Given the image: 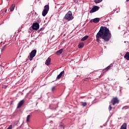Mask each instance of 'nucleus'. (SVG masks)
<instances>
[{
	"mask_svg": "<svg viewBox=\"0 0 129 129\" xmlns=\"http://www.w3.org/2000/svg\"><path fill=\"white\" fill-rule=\"evenodd\" d=\"M111 38L110 33H97L96 35V42L100 43L99 39H103L105 42H108Z\"/></svg>",
	"mask_w": 129,
	"mask_h": 129,
	"instance_id": "obj_1",
	"label": "nucleus"
},
{
	"mask_svg": "<svg viewBox=\"0 0 129 129\" xmlns=\"http://www.w3.org/2000/svg\"><path fill=\"white\" fill-rule=\"evenodd\" d=\"M64 20L66 21H68L69 22L70 21H72L74 19V17L72 15V12L69 11L64 16Z\"/></svg>",
	"mask_w": 129,
	"mask_h": 129,
	"instance_id": "obj_2",
	"label": "nucleus"
},
{
	"mask_svg": "<svg viewBox=\"0 0 129 129\" xmlns=\"http://www.w3.org/2000/svg\"><path fill=\"white\" fill-rule=\"evenodd\" d=\"M98 33H109V29L105 26H101Z\"/></svg>",
	"mask_w": 129,
	"mask_h": 129,
	"instance_id": "obj_3",
	"label": "nucleus"
},
{
	"mask_svg": "<svg viewBox=\"0 0 129 129\" xmlns=\"http://www.w3.org/2000/svg\"><path fill=\"white\" fill-rule=\"evenodd\" d=\"M37 53V50L36 49H34L32 50L30 53V56H29V60L30 61H32L33 60V58L35 56H36V54Z\"/></svg>",
	"mask_w": 129,
	"mask_h": 129,
	"instance_id": "obj_4",
	"label": "nucleus"
},
{
	"mask_svg": "<svg viewBox=\"0 0 129 129\" xmlns=\"http://www.w3.org/2000/svg\"><path fill=\"white\" fill-rule=\"evenodd\" d=\"M119 100L117 98V97H113L111 100V103H112V105H115L116 103H119Z\"/></svg>",
	"mask_w": 129,
	"mask_h": 129,
	"instance_id": "obj_5",
	"label": "nucleus"
},
{
	"mask_svg": "<svg viewBox=\"0 0 129 129\" xmlns=\"http://www.w3.org/2000/svg\"><path fill=\"white\" fill-rule=\"evenodd\" d=\"M99 10V7L98 6H94L92 9L90 11V13L92 14V13H95Z\"/></svg>",
	"mask_w": 129,
	"mask_h": 129,
	"instance_id": "obj_6",
	"label": "nucleus"
},
{
	"mask_svg": "<svg viewBox=\"0 0 129 129\" xmlns=\"http://www.w3.org/2000/svg\"><path fill=\"white\" fill-rule=\"evenodd\" d=\"M39 28V23L36 22L33 24L32 26V29H33V30H35V31H37V30H38Z\"/></svg>",
	"mask_w": 129,
	"mask_h": 129,
	"instance_id": "obj_7",
	"label": "nucleus"
},
{
	"mask_svg": "<svg viewBox=\"0 0 129 129\" xmlns=\"http://www.w3.org/2000/svg\"><path fill=\"white\" fill-rule=\"evenodd\" d=\"M99 21H100V18H96L91 20L90 23H95V24H97V23H99Z\"/></svg>",
	"mask_w": 129,
	"mask_h": 129,
	"instance_id": "obj_8",
	"label": "nucleus"
},
{
	"mask_svg": "<svg viewBox=\"0 0 129 129\" xmlns=\"http://www.w3.org/2000/svg\"><path fill=\"white\" fill-rule=\"evenodd\" d=\"M24 100H22L21 101H20L18 104L17 108H20L23 105V104H24Z\"/></svg>",
	"mask_w": 129,
	"mask_h": 129,
	"instance_id": "obj_9",
	"label": "nucleus"
},
{
	"mask_svg": "<svg viewBox=\"0 0 129 129\" xmlns=\"http://www.w3.org/2000/svg\"><path fill=\"white\" fill-rule=\"evenodd\" d=\"M50 63H51V58L48 57L45 61V64L47 65V66H49Z\"/></svg>",
	"mask_w": 129,
	"mask_h": 129,
	"instance_id": "obj_10",
	"label": "nucleus"
},
{
	"mask_svg": "<svg viewBox=\"0 0 129 129\" xmlns=\"http://www.w3.org/2000/svg\"><path fill=\"white\" fill-rule=\"evenodd\" d=\"M113 66V65L112 64V63H111L109 66H108L107 68H106L104 70V71L106 72V71H108V70H109L110 69V68H111V67H112Z\"/></svg>",
	"mask_w": 129,
	"mask_h": 129,
	"instance_id": "obj_11",
	"label": "nucleus"
},
{
	"mask_svg": "<svg viewBox=\"0 0 129 129\" xmlns=\"http://www.w3.org/2000/svg\"><path fill=\"white\" fill-rule=\"evenodd\" d=\"M64 75V71L60 72V73L56 77V79H60Z\"/></svg>",
	"mask_w": 129,
	"mask_h": 129,
	"instance_id": "obj_12",
	"label": "nucleus"
},
{
	"mask_svg": "<svg viewBox=\"0 0 129 129\" xmlns=\"http://www.w3.org/2000/svg\"><path fill=\"white\" fill-rule=\"evenodd\" d=\"M124 58L126 59L127 61H129V52H126L125 54L124 55Z\"/></svg>",
	"mask_w": 129,
	"mask_h": 129,
	"instance_id": "obj_13",
	"label": "nucleus"
},
{
	"mask_svg": "<svg viewBox=\"0 0 129 129\" xmlns=\"http://www.w3.org/2000/svg\"><path fill=\"white\" fill-rule=\"evenodd\" d=\"M63 53V48H61L59 49V50L57 51L56 52V55H60V54H62Z\"/></svg>",
	"mask_w": 129,
	"mask_h": 129,
	"instance_id": "obj_14",
	"label": "nucleus"
},
{
	"mask_svg": "<svg viewBox=\"0 0 129 129\" xmlns=\"http://www.w3.org/2000/svg\"><path fill=\"white\" fill-rule=\"evenodd\" d=\"M126 123H124L120 127V129H126Z\"/></svg>",
	"mask_w": 129,
	"mask_h": 129,
	"instance_id": "obj_15",
	"label": "nucleus"
},
{
	"mask_svg": "<svg viewBox=\"0 0 129 129\" xmlns=\"http://www.w3.org/2000/svg\"><path fill=\"white\" fill-rule=\"evenodd\" d=\"M47 14H48V11H46V10H43L42 14L43 17H46V15H47Z\"/></svg>",
	"mask_w": 129,
	"mask_h": 129,
	"instance_id": "obj_16",
	"label": "nucleus"
},
{
	"mask_svg": "<svg viewBox=\"0 0 129 129\" xmlns=\"http://www.w3.org/2000/svg\"><path fill=\"white\" fill-rule=\"evenodd\" d=\"M15 4H13L11 7H10V11L11 12H14V10H15Z\"/></svg>",
	"mask_w": 129,
	"mask_h": 129,
	"instance_id": "obj_17",
	"label": "nucleus"
},
{
	"mask_svg": "<svg viewBox=\"0 0 129 129\" xmlns=\"http://www.w3.org/2000/svg\"><path fill=\"white\" fill-rule=\"evenodd\" d=\"M49 5H45L44 6V9L43 10L46 11L47 12H49Z\"/></svg>",
	"mask_w": 129,
	"mask_h": 129,
	"instance_id": "obj_18",
	"label": "nucleus"
},
{
	"mask_svg": "<svg viewBox=\"0 0 129 129\" xmlns=\"http://www.w3.org/2000/svg\"><path fill=\"white\" fill-rule=\"evenodd\" d=\"M83 47H84V43H83V42H81V43H79V44L78 45V47L79 48H83Z\"/></svg>",
	"mask_w": 129,
	"mask_h": 129,
	"instance_id": "obj_19",
	"label": "nucleus"
},
{
	"mask_svg": "<svg viewBox=\"0 0 129 129\" xmlns=\"http://www.w3.org/2000/svg\"><path fill=\"white\" fill-rule=\"evenodd\" d=\"M87 39H88V36L86 35L82 38L81 41H85Z\"/></svg>",
	"mask_w": 129,
	"mask_h": 129,
	"instance_id": "obj_20",
	"label": "nucleus"
},
{
	"mask_svg": "<svg viewBox=\"0 0 129 129\" xmlns=\"http://www.w3.org/2000/svg\"><path fill=\"white\" fill-rule=\"evenodd\" d=\"M30 118H31V115H28L27 116L26 121L29 122L30 121Z\"/></svg>",
	"mask_w": 129,
	"mask_h": 129,
	"instance_id": "obj_21",
	"label": "nucleus"
},
{
	"mask_svg": "<svg viewBox=\"0 0 129 129\" xmlns=\"http://www.w3.org/2000/svg\"><path fill=\"white\" fill-rule=\"evenodd\" d=\"M81 103H82V106H83L84 107L85 106H86V105H87V103L86 102H82Z\"/></svg>",
	"mask_w": 129,
	"mask_h": 129,
	"instance_id": "obj_22",
	"label": "nucleus"
},
{
	"mask_svg": "<svg viewBox=\"0 0 129 129\" xmlns=\"http://www.w3.org/2000/svg\"><path fill=\"white\" fill-rule=\"evenodd\" d=\"M94 2L96 4H99V3H101L102 0H94Z\"/></svg>",
	"mask_w": 129,
	"mask_h": 129,
	"instance_id": "obj_23",
	"label": "nucleus"
},
{
	"mask_svg": "<svg viewBox=\"0 0 129 129\" xmlns=\"http://www.w3.org/2000/svg\"><path fill=\"white\" fill-rule=\"evenodd\" d=\"M7 45H5L1 48L2 52L4 51L5 50H6V47Z\"/></svg>",
	"mask_w": 129,
	"mask_h": 129,
	"instance_id": "obj_24",
	"label": "nucleus"
},
{
	"mask_svg": "<svg viewBox=\"0 0 129 129\" xmlns=\"http://www.w3.org/2000/svg\"><path fill=\"white\" fill-rule=\"evenodd\" d=\"M109 111H110V110H111V109H112V107H111V105H109V108H108Z\"/></svg>",
	"mask_w": 129,
	"mask_h": 129,
	"instance_id": "obj_25",
	"label": "nucleus"
},
{
	"mask_svg": "<svg viewBox=\"0 0 129 129\" xmlns=\"http://www.w3.org/2000/svg\"><path fill=\"white\" fill-rule=\"evenodd\" d=\"M55 89H56V87H53L51 88V91H54Z\"/></svg>",
	"mask_w": 129,
	"mask_h": 129,
	"instance_id": "obj_26",
	"label": "nucleus"
},
{
	"mask_svg": "<svg viewBox=\"0 0 129 129\" xmlns=\"http://www.w3.org/2000/svg\"><path fill=\"white\" fill-rule=\"evenodd\" d=\"M12 127H13V125H10L7 128V129H12Z\"/></svg>",
	"mask_w": 129,
	"mask_h": 129,
	"instance_id": "obj_27",
	"label": "nucleus"
},
{
	"mask_svg": "<svg viewBox=\"0 0 129 129\" xmlns=\"http://www.w3.org/2000/svg\"><path fill=\"white\" fill-rule=\"evenodd\" d=\"M7 87H8V86H7L6 85H3L2 86V88H4V89H6V88H7Z\"/></svg>",
	"mask_w": 129,
	"mask_h": 129,
	"instance_id": "obj_28",
	"label": "nucleus"
},
{
	"mask_svg": "<svg viewBox=\"0 0 129 129\" xmlns=\"http://www.w3.org/2000/svg\"><path fill=\"white\" fill-rule=\"evenodd\" d=\"M43 30H44V28H41L40 29L39 31H38V32H41V31H43Z\"/></svg>",
	"mask_w": 129,
	"mask_h": 129,
	"instance_id": "obj_29",
	"label": "nucleus"
},
{
	"mask_svg": "<svg viewBox=\"0 0 129 129\" xmlns=\"http://www.w3.org/2000/svg\"><path fill=\"white\" fill-rule=\"evenodd\" d=\"M81 98H84V97L82 96V97H81Z\"/></svg>",
	"mask_w": 129,
	"mask_h": 129,
	"instance_id": "obj_30",
	"label": "nucleus"
},
{
	"mask_svg": "<svg viewBox=\"0 0 129 129\" xmlns=\"http://www.w3.org/2000/svg\"><path fill=\"white\" fill-rule=\"evenodd\" d=\"M5 13H7V10H5Z\"/></svg>",
	"mask_w": 129,
	"mask_h": 129,
	"instance_id": "obj_31",
	"label": "nucleus"
},
{
	"mask_svg": "<svg viewBox=\"0 0 129 129\" xmlns=\"http://www.w3.org/2000/svg\"><path fill=\"white\" fill-rule=\"evenodd\" d=\"M126 2H129V0H126Z\"/></svg>",
	"mask_w": 129,
	"mask_h": 129,
	"instance_id": "obj_32",
	"label": "nucleus"
},
{
	"mask_svg": "<svg viewBox=\"0 0 129 129\" xmlns=\"http://www.w3.org/2000/svg\"><path fill=\"white\" fill-rule=\"evenodd\" d=\"M31 36H33V34H31Z\"/></svg>",
	"mask_w": 129,
	"mask_h": 129,
	"instance_id": "obj_33",
	"label": "nucleus"
},
{
	"mask_svg": "<svg viewBox=\"0 0 129 129\" xmlns=\"http://www.w3.org/2000/svg\"><path fill=\"white\" fill-rule=\"evenodd\" d=\"M35 111H38V110H35Z\"/></svg>",
	"mask_w": 129,
	"mask_h": 129,
	"instance_id": "obj_34",
	"label": "nucleus"
}]
</instances>
